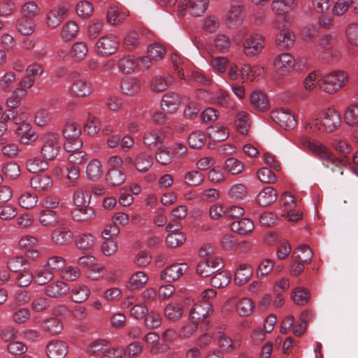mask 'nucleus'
<instances>
[{"instance_id":"60","label":"nucleus","mask_w":358,"mask_h":358,"mask_svg":"<svg viewBox=\"0 0 358 358\" xmlns=\"http://www.w3.org/2000/svg\"><path fill=\"white\" fill-rule=\"evenodd\" d=\"M78 26L73 21L67 22L62 27L61 36L64 41H71L78 32Z\"/></svg>"},{"instance_id":"32","label":"nucleus","mask_w":358,"mask_h":358,"mask_svg":"<svg viewBox=\"0 0 358 358\" xmlns=\"http://www.w3.org/2000/svg\"><path fill=\"white\" fill-rule=\"evenodd\" d=\"M164 140V135L159 130L150 129L145 132L143 136L144 143L148 147H156L162 144Z\"/></svg>"},{"instance_id":"20","label":"nucleus","mask_w":358,"mask_h":358,"mask_svg":"<svg viewBox=\"0 0 358 358\" xmlns=\"http://www.w3.org/2000/svg\"><path fill=\"white\" fill-rule=\"evenodd\" d=\"M15 134L20 138V141L24 145H29L38 138L37 134L31 129L29 123L22 122L15 129Z\"/></svg>"},{"instance_id":"45","label":"nucleus","mask_w":358,"mask_h":358,"mask_svg":"<svg viewBox=\"0 0 358 358\" xmlns=\"http://www.w3.org/2000/svg\"><path fill=\"white\" fill-rule=\"evenodd\" d=\"M43 329L51 334H58L63 330L62 322L56 317H50L43 321Z\"/></svg>"},{"instance_id":"59","label":"nucleus","mask_w":358,"mask_h":358,"mask_svg":"<svg viewBox=\"0 0 358 358\" xmlns=\"http://www.w3.org/2000/svg\"><path fill=\"white\" fill-rule=\"evenodd\" d=\"M40 8L34 1L24 3L21 8L22 16L34 20L40 13Z\"/></svg>"},{"instance_id":"12","label":"nucleus","mask_w":358,"mask_h":358,"mask_svg":"<svg viewBox=\"0 0 358 358\" xmlns=\"http://www.w3.org/2000/svg\"><path fill=\"white\" fill-rule=\"evenodd\" d=\"M281 208L286 213V216L289 221L296 222L302 218V213L299 212H292L296 207V201L294 196L289 193L284 192L280 199Z\"/></svg>"},{"instance_id":"46","label":"nucleus","mask_w":358,"mask_h":358,"mask_svg":"<svg viewBox=\"0 0 358 358\" xmlns=\"http://www.w3.org/2000/svg\"><path fill=\"white\" fill-rule=\"evenodd\" d=\"M118 66L123 73H131L138 67V64L134 57L127 55L120 59Z\"/></svg>"},{"instance_id":"1","label":"nucleus","mask_w":358,"mask_h":358,"mask_svg":"<svg viewBox=\"0 0 358 358\" xmlns=\"http://www.w3.org/2000/svg\"><path fill=\"white\" fill-rule=\"evenodd\" d=\"M301 143L303 148L310 151L325 167L330 169L332 173L339 176L343 175L341 161L327 146L317 141H313L307 137L301 138Z\"/></svg>"},{"instance_id":"38","label":"nucleus","mask_w":358,"mask_h":358,"mask_svg":"<svg viewBox=\"0 0 358 358\" xmlns=\"http://www.w3.org/2000/svg\"><path fill=\"white\" fill-rule=\"evenodd\" d=\"M38 221L44 227H53L59 222L58 215L55 210L45 209L39 213Z\"/></svg>"},{"instance_id":"7","label":"nucleus","mask_w":358,"mask_h":358,"mask_svg":"<svg viewBox=\"0 0 358 358\" xmlns=\"http://www.w3.org/2000/svg\"><path fill=\"white\" fill-rule=\"evenodd\" d=\"M223 266V261L219 257L202 258L197 265L196 273L201 277H208L220 271Z\"/></svg>"},{"instance_id":"37","label":"nucleus","mask_w":358,"mask_h":358,"mask_svg":"<svg viewBox=\"0 0 358 358\" xmlns=\"http://www.w3.org/2000/svg\"><path fill=\"white\" fill-rule=\"evenodd\" d=\"M254 224L252 220L248 218H242L234 221L231 224V229L239 234H246L253 231Z\"/></svg>"},{"instance_id":"2","label":"nucleus","mask_w":358,"mask_h":358,"mask_svg":"<svg viewBox=\"0 0 358 358\" xmlns=\"http://www.w3.org/2000/svg\"><path fill=\"white\" fill-rule=\"evenodd\" d=\"M340 113L333 109H328L317 117L311 118L306 123L305 128L308 132L331 133L341 125Z\"/></svg>"},{"instance_id":"48","label":"nucleus","mask_w":358,"mask_h":358,"mask_svg":"<svg viewBox=\"0 0 358 358\" xmlns=\"http://www.w3.org/2000/svg\"><path fill=\"white\" fill-rule=\"evenodd\" d=\"M313 255L310 248L307 245L299 246L294 252L295 259L305 264H309L312 261Z\"/></svg>"},{"instance_id":"21","label":"nucleus","mask_w":358,"mask_h":358,"mask_svg":"<svg viewBox=\"0 0 358 358\" xmlns=\"http://www.w3.org/2000/svg\"><path fill=\"white\" fill-rule=\"evenodd\" d=\"M166 231L170 232L166 236V244L171 248L181 245L186 240L185 234L179 230L178 226L169 223L166 227Z\"/></svg>"},{"instance_id":"55","label":"nucleus","mask_w":358,"mask_h":358,"mask_svg":"<svg viewBox=\"0 0 358 358\" xmlns=\"http://www.w3.org/2000/svg\"><path fill=\"white\" fill-rule=\"evenodd\" d=\"M107 180L110 185L118 186L125 180L124 173L117 168H111L107 173Z\"/></svg>"},{"instance_id":"9","label":"nucleus","mask_w":358,"mask_h":358,"mask_svg":"<svg viewBox=\"0 0 358 358\" xmlns=\"http://www.w3.org/2000/svg\"><path fill=\"white\" fill-rule=\"evenodd\" d=\"M271 118L285 130L293 129L297 124L294 115L288 108H279L271 113Z\"/></svg>"},{"instance_id":"58","label":"nucleus","mask_w":358,"mask_h":358,"mask_svg":"<svg viewBox=\"0 0 358 358\" xmlns=\"http://www.w3.org/2000/svg\"><path fill=\"white\" fill-rule=\"evenodd\" d=\"M231 280L230 274L226 271H222L216 273L210 279V284L213 287L216 288H221L227 286Z\"/></svg>"},{"instance_id":"15","label":"nucleus","mask_w":358,"mask_h":358,"mask_svg":"<svg viewBox=\"0 0 358 358\" xmlns=\"http://www.w3.org/2000/svg\"><path fill=\"white\" fill-rule=\"evenodd\" d=\"M213 305L210 302H198L195 303L189 311V317L192 322L198 323L205 320L213 313Z\"/></svg>"},{"instance_id":"11","label":"nucleus","mask_w":358,"mask_h":358,"mask_svg":"<svg viewBox=\"0 0 358 358\" xmlns=\"http://www.w3.org/2000/svg\"><path fill=\"white\" fill-rule=\"evenodd\" d=\"M295 64L294 57L288 52L278 55L273 62L274 69L280 75H285L292 71Z\"/></svg>"},{"instance_id":"13","label":"nucleus","mask_w":358,"mask_h":358,"mask_svg":"<svg viewBox=\"0 0 358 358\" xmlns=\"http://www.w3.org/2000/svg\"><path fill=\"white\" fill-rule=\"evenodd\" d=\"M117 38L111 34L101 36L96 43L98 52L101 55L113 54L119 48Z\"/></svg>"},{"instance_id":"4","label":"nucleus","mask_w":358,"mask_h":358,"mask_svg":"<svg viewBox=\"0 0 358 358\" xmlns=\"http://www.w3.org/2000/svg\"><path fill=\"white\" fill-rule=\"evenodd\" d=\"M41 148L40 152L42 158L48 161L56 159L62 148L59 135L55 132H47L41 136Z\"/></svg>"},{"instance_id":"39","label":"nucleus","mask_w":358,"mask_h":358,"mask_svg":"<svg viewBox=\"0 0 358 358\" xmlns=\"http://www.w3.org/2000/svg\"><path fill=\"white\" fill-rule=\"evenodd\" d=\"M86 174L92 180H99L103 174V166L100 161L96 159L91 160L86 167Z\"/></svg>"},{"instance_id":"17","label":"nucleus","mask_w":358,"mask_h":358,"mask_svg":"<svg viewBox=\"0 0 358 358\" xmlns=\"http://www.w3.org/2000/svg\"><path fill=\"white\" fill-rule=\"evenodd\" d=\"M245 17L244 7L241 4L232 5L228 10L225 20L229 28H234L241 24Z\"/></svg>"},{"instance_id":"52","label":"nucleus","mask_w":358,"mask_h":358,"mask_svg":"<svg viewBox=\"0 0 358 358\" xmlns=\"http://www.w3.org/2000/svg\"><path fill=\"white\" fill-rule=\"evenodd\" d=\"M254 308V303L249 298L240 299L236 306V311L241 316L250 315L253 312Z\"/></svg>"},{"instance_id":"53","label":"nucleus","mask_w":358,"mask_h":358,"mask_svg":"<svg viewBox=\"0 0 358 358\" xmlns=\"http://www.w3.org/2000/svg\"><path fill=\"white\" fill-rule=\"evenodd\" d=\"M209 136L215 141H223L229 137L227 128L224 125H216L208 128Z\"/></svg>"},{"instance_id":"6","label":"nucleus","mask_w":358,"mask_h":358,"mask_svg":"<svg viewBox=\"0 0 358 358\" xmlns=\"http://www.w3.org/2000/svg\"><path fill=\"white\" fill-rule=\"evenodd\" d=\"M80 134L81 128L77 124L69 122L65 125L63 130V135L66 139L64 147L67 152L76 151L82 147Z\"/></svg>"},{"instance_id":"24","label":"nucleus","mask_w":358,"mask_h":358,"mask_svg":"<svg viewBox=\"0 0 358 358\" xmlns=\"http://www.w3.org/2000/svg\"><path fill=\"white\" fill-rule=\"evenodd\" d=\"M120 87L124 94L134 96L140 92L141 84L140 80L135 77H127L122 80Z\"/></svg>"},{"instance_id":"14","label":"nucleus","mask_w":358,"mask_h":358,"mask_svg":"<svg viewBox=\"0 0 358 358\" xmlns=\"http://www.w3.org/2000/svg\"><path fill=\"white\" fill-rule=\"evenodd\" d=\"M208 4L209 0H181L179 3V8L183 12L188 7L192 16L200 17L206 13Z\"/></svg>"},{"instance_id":"47","label":"nucleus","mask_w":358,"mask_h":358,"mask_svg":"<svg viewBox=\"0 0 358 358\" xmlns=\"http://www.w3.org/2000/svg\"><path fill=\"white\" fill-rule=\"evenodd\" d=\"M88 52L87 44L83 41L73 43L70 50L71 56L76 60L80 61L85 59Z\"/></svg>"},{"instance_id":"56","label":"nucleus","mask_w":358,"mask_h":358,"mask_svg":"<svg viewBox=\"0 0 358 358\" xmlns=\"http://www.w3.org/2000/svg\"><path fill=\"white\" fill-rule=\"evenodd\" d=\"M244 168L245 166L243 163L234 157L228 158L225 161L224 165V170L231 173L232 175L240 174L243 171Z\"/></svg>"},{"instance_id":"33","label":"nucleus","mask_w":358,"mask_h":358,"mask_svg":"<svg viewBox=\"0 0 358 358\" xmlns=\"http://www.w3.org/2000/svg\"><path fill=\"white\" fill-rule=\"evenodd\" d=\"M90 295V289L85 285L77 284L71 290V299L75 303L85 301Z\"/></svg>"},{"instance_id":"63","label":"nucleus","mask_w":358,"mask_h":358,"mask_svg":"<svg viewBox=\"0 0 358 358\" xmlns=\"http://www.w3.org/2000/svg\"><path fill=\"white\" fill-rule=\"evenodd\" d=\"M238 130L243 134H247L250 127V118L248 114L245 111L238 112L235 120Z\"/></svg>"},{"instance_id":"8","label":"nucleus","mask_w":358,"mask_h":358,"mask_svg":"<svg viewBox=\"0 0 358 358\" xmlns=\"http://www.w3.org/2000/svg\"><path fill=\"white\" fill-rule=\"evenodd\" d=\"M72 84L69 88V93L73 96L85 97L92 92V84L85 78L81 77L78 73H73Z\"/></svg>"},{"instance_id":"3","label":"nucleus","mask_w":358,"mask_h":358,"mask_svg":"<svg viewBox=\"0 0 358 358\" xmlns=\"http://www.w3.org/2000/svg\"><path fill=\"white\" fill-rule=\"evenodd\" d=\"M349 74L343 70H334L320 75L319 88L328 94H334L348 85Z\"/></svg>"},{"instance_id":"22","label":"nucleus","mask_w":358,"mask_h":358,"mask_svg":"<svg viewBox=\"0 0 358 358\" xmlns=\"http://www.w3.org/2000/svg\"><path fill=\"white\" fill-rule=\"evenodd\" d=\"M295 34L289 29H284L275 36V45L281 49H290L294 45Z\"/></svg>"},{"instance_id":"34","label":"nucleus","mask_w":358,"mask_h":358,"mask_svg":"<svg viewBox=\"0 0 358 358\" xmlns=\"http://www.w3.org/2000/svg\"><path fill=\"white\" fill-rule=\"evenodd\" d=\"M36 24L34 20L21 16L16 22L17 31L24 36L32 34L35 31Z\"/></svg>"},{"instance_id":"36","label":"nucleus","mask_w":358,"mask_h":358,"mask_svg":"<svg viewBox=\"0 0 358 358\" xmlns=\"http://www.w3.org/2000/svg\"><path fill=\"white\" fill-rule=\"evenodd\" d=\"M34 282L38 285H44L50 282L55 277L54 273L45 266L36 269L33 274Z\"/></svg>"},{"instance_id":"62","label":"nucleus","mask_w":358,"mask_h":358,"mask_svg":"<svg viewBox=\"0 0 358 358\" xmlns=\"http://www.w3.org/2000/svg\"><path fill=\"white\" fill-rule=\"evenodd\" d=\"M206 141V136L204 132L195 131L190 134L188 138L189 146L194 149L201 148Z\"/></svg>"},{"instance_id":"54","label":"nucleus","mask_w":358,"mask_h":358,"mask_svg":"<svg viewBox=\"0 0 358 358\" xmlns=\"http://www.w3.org/2000/svg\"><path fill=\"white\" fill-rule=\"evenodd\" d=\"M27 94L26 90L17 88L13 93L7 99L6 104L10 109H16L21 103L22 97Z\"/></svg>"},{"instance_id":"10","label":"nucleus","mask_w":358,"mask_h":358,"mask_svg":"<svg viewBox=\"0 0 358 358\" xmlns=\"http://www.w3.org/2000/svg\"><path fill=\"white\" fill-rule=\"evenodd\" d=\"M264 47V38L258 34L250 36L243 43V52L251 57L259 54Z\"/></svg>"},{"instance_id":"40","label":"nucleus","mask_w":358,"mask_h":358,"mask_svg":"<svg viewBox=\"0 0 358 358\" xmlns=\"http://www.w3.org/2000/svg\"><path fill=\"white\" fill-rule=\"evenodd\" d=\"M72 216L76 221H86L94 215V209L88 206H75L72 210Z\"/></svg>"},{"instance_id":"43","label":"nucleus","mask_w":358,"mask_h":358,"mask_svg":"<svg viewBox=\"0 0 358 358\" xmlns=\"http://www.w3.org/2000/svg\"><path fill=\"white\" fill-rule=\"evenodd\" d=\"M148 280V277L143 271L133 273L128 282V287L134 290L142 287Z\"/></svg>"},{"instance_id":"41","label":"nucleus","mask_w":358,"mask_h":358,"mask_svg":"<svg viewBox=\"0 0 358 358\" xmlns=\"http://www.w3.org/2000/svg\"><path fill=\"white\" fill-rule=\"evenodd\" d=\"M343 119L348 126L355 127L358 124V103H352L346 108Z\"/></svg>"},{"instance_id":"29","label":"nucleus","mask_w":358,"mask_h":358,"mask_svg":"<svg viewBox=\"0 0 358 358\" xmlns=\"http://www.w3.org/2000/svg\"><path fill=\"white\" fill-rule=\"evenodd\" d=\"M30 185L38 192L46 191L52 186V180L48 175H36L31 178Z\"/></svg>"},{"instance_id":"27","label":"nucleus","mask_w":358,"mask_h":358,"mask_svg":"<svg viewBox=\"0 0 358 358\" xmlns=\"http://www.w3.org/2000/svg\"><path fill=\"white\" fill-rule=\"evenodd\" d=\"M277 199V192L271 187H266L257 196V203L263 207H266Z\"/></svg>"},{"instance_id":"23","label":"nucleus","mask_w":358,"mask_h":358,"mask_svg":"<svg viewBox=\"0 0 358 358\" xmlns=\"http://www.w3.org/2000/svg\"><path fill=\"white\" fill-rule=\"evenodd\" d=\"M67 11L68 8L63 6H58L51 9L46 17L48 27H57L61 23Z\"/></svg>"},{"instance_id":"51","label":"nucleus","mask_w":358,"mask_h":358,"mask_svg":"<svg viewBox=\"0 0 358 358\" xmlns=\"http://www.w3.org/2000/svg\"><path fill=\"white\" fill-rule=\"evenodd\" d=\"M76 245L80 250H87L92 248L94 238L90 234H80L76 237Z\"/></svg>"},{"instance_id":"25","label":"nucleus","mask_w":358,"mask_h":358,"mask_svg":"<svg viewBox=\"0 0 358 358\" xmlns=\"http://www.w3.org/2000/svg\"><path fill=\"white\" fill-rule=\"evenodd\" d=\"M180 101L178 95L174 92H167L164 94L161 101V108L169 113L178 109Z\"/></svg>"},{"instance_id":"50","label":"nucleus","mask_w":358,"mask_h":358,"mask_svg":"<svg viewBox=\"0 0 358 358\" xmlns=\"http://www.w3.org/2000/svg\"><path fill=\"white\" fill-rule=\"evenodd\" d=\"M202 96L205 99H210V100H213L214 102H216L217 104L221 106L225 107L227 106L230 103V96L229 94L223 90H218L216 92L215 97L211 98L210 96V94L207 91H203L201 92Z\"/></svg>"},{"instance_id":"30","label":"nucleus","mask_w":358,"mask_h":358,"mask_svg":"<svg viewBox=\"0 0 358 358\" xmlns=\"http://www.w3.org/2000/svg\"><path fill=\"white\" fill-rule=\"evenodd\" d=\"M252 267L247 264H240L234 274V281L236 285H243L246 283L252 275Z\"/></svg>"},{"instance_id":"26","label":"nucleus","mask_w":358,"mask_h":358,"mask_svg":"<svg viewBox=\"0 0 358 358\" xmlns=\"http://www.w3.org/2000/svg\"><path fill=\"white\" fill-rule=\"evenodd\" d=\"M173 83V78L169 73L156 76L150 83V88L155 92L165 91Z\"/></svg>"},{"instance_id":"28","label":"nucleus","mask_w":358,"mask_h":358,"mask_svg":"<svg viewBox=\"0 0 358 358\" xmlns=\"http://www.w3.org/2000/svg\"><path fill=\"white\" fill-rule=\"evenodd\" d=\"M297 0H273L271 9L278 15H283L292 10Z\"/></svg>"},{"instance_id":"64","label":"nucleus","mask_w":358,"mask_h":358,"mask_svg":"<svg viewBox=\"0 0 358 358\" xmlns=\"http://www.w3.org/2000/svg\"><path fill=\"white\" fill-rule=\"evenodd\" d=\"M292 298L296 304L304 306L310 299V294L306 289L297 287L292 292Z\"/></svg>"},{"instance_id":"31","label":"nucleus","mask_w":358,"mask_h":358,"mask_svg":"<svg viewBox=\"0 0 358 358\" xmlns=\"http://www.w3.org/2000/svg\"><path fill=\"white\" fill-rule=\"evenodd\" d=\"M153 164L152 156L145 152H140L135 158L134 166L141 172H146Z\"/></svg>"},{"instance_id":"49","label":"nucleus","mask_w":358,"mask_h":358,"mask_svg":"<svg viewBox=\"0 0 358 358\" xmlns=\"http://www.w3.org/2000/svg\"><path fill=\"white\" fill-rule=\"evenodd\" d=\"M214 45L222 53L227 52L231 45L230 38L224 34H217L214 37Z\"/></svg>"},{"instance_id":"35","label":"nucleus","mask_w":358,"mask_h":358,"mask_svg":"<svg viewBox=\"0 0 358 358\" xmlns=\"http://www.w3.org/2000/svg\"><path fill=\"white\" fill-rule=\"evenodd\" d=\"M48 160L39 157H34L29 159L26 163V167L28 171L31 173H38L48 169Z\"/></svg>"},{"instance_id":"42","label":"nucleus","mask_w":358,"mask_h":358,"mask_svg":"<svg viewBox=\"0 0 358 358\" xmlns=\"http://www.w3.org/2000/svg\"><path fill=\"white\" fill-rule=\"evenodd\" d=\"M73 236L71 231L66 228H58L51 234L52 241L57 245H63L69 242Z\"/></svg>"},{"instance_id":"16","label":"nucleus","mask_w":358,"mask_h":358,"mask_svg":"<svg viewBox=\"0 0 358 358\" xmlns=\"http://www.w3.org/2000/svg\"><path fill=\"white\" fill-rule=\"evenodd\" d=\"M188 269L185 263H175L162 271L160 278L166 282H173L179 279Z\"/></svg>"},{"instance_id":"61","label":"nucleus","mask_w":358,"mask_h":358,"mask_svg":"<svg viewBox=\"0 0 358 358\" xmlns=\"http://www.w3.org/2000/svg\"><path fill=\"white\" fill-rule=\"evenodd\" d=\"M128 14L125 12H120L116 6L109 8L107 13L108 22L112 24H118L121 23Z\"/></svg>"},{"instance_id":"57","label":"nucleus","mask_w":358,"mask_h":358,"mask_svg":"<svg viewBox=\"0 0 358 358\" xmlns=\"http://www.w3.org/2000/svg\"><path fill=\"white\" fill-rule=\"evenodd\" d=\"M251 104L259 110H265L268 105V101L266 95L261 92L255 91L250 94Z\"/></svg>"},{"instance_id":"19","label":"nucleus","mask_w":358,"mask_h":358,"mask_svg":"<svg viewBox=\"0 0 358 358\" xmlns=\"http://www.w3.org/2000/svg\"><path fill=\"white\" fill-rule=\"evenodd\" d=\"M69 285L62 280H56L47 285L44 294L49 298L58 299L65 296L69 292Z\"/></svg>"},{"instance_id":"18","label":"nucleus","mask_w":358,"mask_h":358,"mask_svg":"<svg viewBox=\"0 0 358 358\" xmlns=\"http://www.w3.org/2000/svg\"><path fill=\"white\" fill-rule=\"evenodd\" d=\"M45 351L49 358H64L68 353V345L62 340H52L47 344Z\"/></svg>"},{"instance_id":"44","label":"nucleus","mask_w":358,"mask_h":358,"mask_svg":"<svg viewBox=\"0 0 358 358\" xmlns=\"http://www.w3.org/2000/svg\"><path fill=\"white\" fill-rule=\"evenodd\" d=\"M164 313L166 319L175 321L182 315L183 310L180 304L170 303L165 306Z\"/></svg>"},{"instance_id":"5","label":"nucleus","mask_w":358,"mask_h":358,"mask_svg":"<svg viewBox=\"0 0 358 358\" xmlns=\"http://www.w3.org/2000/svg\"><path fill=\"white\" fill-rule=\"evenodd\" d=\"M338 43V36L335 33H329L320 37L317 45L319 57L329 59L338 55L336 46Z\"/></svg>"}]
</instances>
